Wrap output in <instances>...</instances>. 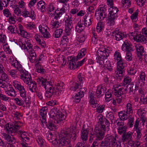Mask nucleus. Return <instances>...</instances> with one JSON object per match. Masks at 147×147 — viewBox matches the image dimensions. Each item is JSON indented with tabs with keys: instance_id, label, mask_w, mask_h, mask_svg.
Instances as JSON below:
<instances>
[{
	"instance_id": "f257e3e1",
	"label": "nucleus",
	"mask_w": 147,
	"mask_h": 147,
	"mask_svg": "<svg viewBox=\"0 0 147 147\" xmlns=\"http://www.w3.org/2000/svg\"><path fill=\"white\" fill-rule=\"evenodd\" d=\"M98 123L99 125L95 127L94 132L90 133L89 135V141L92 142L94 140H101L104 137L106 128L108 127L110 123L107 119L102 116L98 117Z\"/></svg>"
},
{
	"instance_id": "f03ea898",
	"label": "nucleus",
	"mask_w": 147,
	"mask_h": 147,
	"mask_svg": "<svg viewBox=\"0 0 147 147\" xmlns=\"http://www.w3.org/2000/svg\"><path fill=\"white\" fill-rule=\"evenodd\" d=\"M22 125L20 121H15L12 125H9L7 123L5 127V129L8 134H18L19 138L23 142H28L30 140L28 133L25 131L19 130Z\"/></svg>"
},
{
	"instance_id": "7ed1b4c3",
	"label": "nucleus",
	"mask_w": 147,
	"mask_h": 147,
	"mask_svg": "<svg viewBox=\"0 0 147 147\" xmlns=\"http://www.w3.org/2000/svg\"><path fill=\"white\" fill-rule=\"evenodd\" d=\"M71 133V129L68 128L61 132V138L58 140L55 138L52 141L53 144L55 147H63L68 145L70 143L69 138Z\"/></svg>"
},
{
	"instance_id": "20e7f679",
	"label": "nucleus",
	"mask_w": 147,
	"mask_h": 147,
	"mask_svg": "<svg viewBox=\"0 0 147 147\" xmlns=\"http://www.w3.org/2000/svg\"><path fill=\"white\" fill-rule=\"evenodd\" d=\"M37 81L39 85L44 86L46 90L45 94L46 97L50 98L53 95L57 94V92L53 88L51 82L47 81V79L43 78H38Z\"/></svg>"
},
{
	"instance_id": "39448f33",
	"label": "nucleus",
	"mask_w": 147,
	"mask_h": 147,
	"mask_svg": "<svg viewBox=\"0 0 147 147\" xmlns=\"http://www.w3.org/2000/svg\"><path fill=\"white\" fill-rule=\"evenodd\" d=\"M114 59L118 61L115 73L118 75L121 74L122 75L124 71V67L121 53L117 51L115 52L114 54Z\"/></svg>"
},
{
	"instance_id": "423d86ee",
	"label": "nucleus",
	"mask_w": 147,
	"mask_h": 147,
	"mask_svg": "<svg viewBox=\"0 0 147 147\" xmlns=\"http://www.w3.org/2000/svg\"><path fill=\"white\" fill-rule=\"evenodd\" d=\"M52 119L56 121L57 123H59L61 121L64 120L65 118V116L64 114H63L61 112L58 110L57 111L55 109H52L50 115Z\"/></svg>"
},
{
	"instance_id": "0eeeda50",
	"label": "nucleus",
	"mask_w": 147,
	"mask_h": 147,
	"mask_svg": "<svg viewBox=\"0 0 147 147\" xmlns=\"http://www.w3.org/2000/svg\"><path fill=\"white\" fill-rule=\"evenodd\" d=\"M122 49L127 53L125 57L126 60L128 61H131L132 59L131 52L134 50L127 40H126L125 41L122 45Z\"/></svg>"
},
{
	"instance_id": "6e6552de",
	"label": "nucleus",
	"mask_w": 147,
	"mask_h": 147,
	"mask_svg": "<svg viewBox=\"0 0 147 147\" xmlns=\"http://www.w3.org/2000/svg\"><path fill=\"white\" fill-rule=\"evenodd\" d=\"M106 137V139L111 143L113 147H124V144H121L120 140H116V135L114 136L112 135H108Z\"/></svg>"
},
{
	"instance_id": "1a4fd4ad",
	"label": "nucleus",
	"mask_w": 147,
	"mask_h": 147,
	"mask_svg": "<svg viewBox=\"0 0 147 147\" xmlns=\"http://www.w3.org/2000/svg\"><path fill=\"white\" fill-rule=\"evenodd\" d=\"M110 53L109 50L108 49H100L98 50L96 53V55L97 57L96 58V61L101 59H104L106 57H107L109 56Z\"/></svg>"
},
{
	"instance_id": "9d476101",
	"label": "nucleus",
	"mask_w": 147,
	"mask_h": 147,
	"mask_svg": "<svg viewBox=\"0 0 147 147\" xmlns=\"http://www.w3.org/2000/svg\"><path fill=\"white\" fill-rule=\"evenodd\" d=\"M106 9L103 7H100L96 11L95 16H99L100 19L102 20L105 18L107 16Z\"/></svg>"
},
{
	"instance_id": "9b49d317",
	"label": "nucleus",
	"mask_w": 147,
	"mask_h": 147,
	"mask_svg": "<svg viewBox=\"0 0 147 147\" xmlns=\"http://www.w3.org/2000/svg\"><path fill=\"white\" fill-rule=\"evenodd\" d=\"M13 85L16 89L20 91V95L22 97H26V92L23 86L17 81L13 82Z\"/></svg>"
},
{
	"instance_id": "f8f14e48",
	"label": "nucleus",
	"mask_w": 147,
	"mask_h": 147,
	"mask_svg": "<svg viewBox=\"0 0 147 147\" xmlns=\"http://www.w3.org/2000/svg\"><path fill=\"white\" fill-rule=\"evenodd\" d=\"M19 45L23 49H26L27 51H32V45L30 40L26 39L24 43L20 42L19 43Z\"/></svg>"
},
{
	"instance_id": "ddd939ff",
	"label": "nucleus",
	"mask_w": 147,
	"mask_h": 147,
	"mask_svg": "<svg viewBox=\"0 0 147 147\" xmlns=\"http://www.w3.org/2000/svg\"><path fill=\"white\" fill-rule=\"evenodd\" d=\"M22 72L23 74L20 75V78L22 79L25 83L28 84L32 80L31 74H28V72L26 70L24 71V70H22Z\"/></svg>"
},
{
	"instance_id": "4468645a",
	"label": "nucleus",
	"mask_w": 147,
	"mask_h": 147,
	"mask_svg": "<svg viewBox=\"0 0 147 147\" xmlns=\"http://www.w3.org/2000/svg\"><path fill=\"white\" fill-rule=\"evenodd\" d=\"M126 35L123 32L119 30H115L113 32V37L117 40H120L122 39Z\"/></svg>"
},
{
	"instance_id": "2eb2a0df",
	"label": "nucleus",
	"mask_w": 147,
	"mask_h": 147,
	"mask_svg": "<svg viewBox=\"0 0 147 147\" xmlns=\"http://www.w3.org/2000/svg\"><path fill=\"white\" fill-rule=\"evenodd\" d=\"M139 77L138 80V83L140 87L144 86L146 81V75L145 72L142 71H140L139 74Z\"/></svg>"
},
{
	"instance_id": "dca6fc26",
	"label": "nucleus",
	"mask_w": 147,
	"mask_h": 147,
	"mask_svg": "<svg viewBox=\"0 0 147 147\" xmlns=\"http://www.w3.org/2000/svg\"><path fill=\"white\" fill-rule=\"evenodd\" d=\"M40 32H41L44 38H48L51 36V35L47 31L48 27L47 26H39Z\"/></svg>"
},
{
	"instance_id": "f3484780",
	"label": "nucleus",
	"mask_w": 147,
	"mask_h": 147,
	"mask_svg": "<svg viewBox=\"0 0 147 147\" xmlns=\"http://www.w3.org/2000/svg\"><path fill=\"white\" fill-rule=\"evenodd\" d=\"M117 17V14L109 13L108 14L107 23L110 26H113L115 24V20Z\"/></svg>"
},
{
	"instance_id": "a211bd4d",
	"label": "nucleus",
	"mask_w": 147,
	"mask_h": 147,
	"mask_svg": "<svg viewBox=\"0 0 147 147\" xmlns=\"http://www.w3.org/2000/svg\"><path fill=\"white\" fill-rule=\"evenodd\" d=\"M11 134V135L12 136V137L10 136L9 134L6 133H3V137L8 142L11 143L12 144H14L16 142V140L13 136L15 134L13 133Z\"/></svg>"
},
{
	"instance_id": "6ab92c4d",
	"label": "nucleus",
	"mask_w": 147,
	"mask_h": 147,
	"mask_svg": "<svg viewBox=\"0 0 147 147\" xmlns=\"http://www.w3.org/2000/svg\"><path fill=\"white\" fill-rule=\"evenodd\" d=\"M106 90L105 87L102 85L99 86L97 88L96 92V96L97 98H99L101 96L104 95L105 92Z\"/></svg>"
},
{
	"instance_id": "aec40b11",
	"label": "nucleus",
	"mask_w": 147,
	"mask_h": 147,
	"mask_svg": "<svg viewBox=\"0 0 147 147\" xmlns=\"http://www.w3.org/2000/svg\"><path fill=\"white\" fill-rule=\"evenodd\" d=\"M48 108L47 107H42L40 110V115L41 116L42 120H41L42 124L43 123H46V117Z\"/></svg>"
},
{
	"instance_id": "412c9836",
	"label": "nucleus",
	"mask_w": 147,
	"mask_h": 147,
	"mask_svg": "<svg viewBox=\"0 0 147 147\" xmlns=\"http://www.w3.org/2000/svg\"><path fill=\"white\" fill-rule=\"evenodd\" d=\"M29 90L32 92H36L37 90L36 84L34 81H30L28 84Z\"/></svg>"
},
{
	"instance_id": "4be33fe9",
	"label": "nucleus",
	"mask_w": 147,
	"mask_h": 147,
	"mask_svg": "<svg viewBox=\"0 0 147 147\" xmlns=\"http://www.w3.org/2000/svg\"><path fill=\"white\" fill-rule=\"evenodd\" d=\"M50 119L48 122V124H47V122L46 123H45L46 125V126L50 129L51 130H53V128H55V126L54 124V123H56V121L54 119H52V117H51ZM44 126V124H42Z\"/></svg>"
},
{
	"instance_id": "5701e85b",
	"label": "nucleus",
	"mask_w": 147,
	"mask_h": 147,
	"mask_svg": "<svg viewBox=\"0 0 147 147\" xmlns=\"http://www.w3.org/2000/svg\"><path fill=\"white\" fill-rule=\"evenodd\" d=\"M135 40L137 42H139L145 44L147 40L143 35H142L140 32H138L137 35L135 38Z\"/></svg>"
},
{
	"instance_id": "b1692460",
	"label": "nucleus",
	"mask_w": 147,
	"mask_h": 147,
	"mask_svg": "<svg viewBox=\"0 0 147 147\" xmlns=\"http://www.w3.org/2000/svg\"><path fill=\"white\" fill-rule=\"evenodd\" d=\"M89 130L85 129L84 127L82 128L81 131V138L83 141H86L87 140Z\"/></svg>"
},
{
	"instance_id": "393cba45",
	"label": "nucleus",
	"mask_w": 147,
	"mask_h": 147,
	"mask_svg": "<svg viewBox=\"0 0 147 147\" xmlns=\"http://www.w3.org/2000/svg\"><path fill=\"white\" fill-rule=\"evenodd\" d=\"M136 48L138 57L140 59L141 58L144 51L143 47L142 46L138 45L136 46Z\"/></svg>"
},
{
	"instance_id": "a878e982",
	"label": "nucleus",
	"mask_w": 147,
	"mask_h": 147,
	"mask_svg": "<svg viewBox=\"0 0 147 147\" xmlns=\"http://www.w3.org/2000/svg\"><path fill=\"white\" fill-rule=\"evenodd\" d=\"M132 134L133 133L129 131L127 133L123 134L121 138L122 141L124 142L127 140L128 141L131 140Z\"/></svg>"
},
{
	"instance_id": "bb28decb",
	"label": "nucleus",
	"mask_w": 147,
	"mask_h": 147,
	"mask_svg": "<svg viewBox=\"0 0 147 147\" xmlns=\"http://www.w3.org/2000/svg\"><path fill=\"white\" fill-rule=\"evenodd\" d=\"M83 24L82 23L81 20H80L75 26V31L78 33H81L84 29V27L83 26Z\"/></svg>"
},
{
	"instance_id": "cd10ccee",
	"label": "nucleus",
	"mask_w": 147,
	"mask_h": 147,
	"mask_svg": "<svg viewBox=\"0 0 147 147\" xmlns=\"http://www.w3.org/2000/svg\"><path fill=\"white\" fill-rule=\"evenodd\" d=\"M90 101L91 106L92 107L95 108L96 107L97 103L95 101L96 98L94 96V94L91 93L89 95Z\"/></svg>"
},
{
	"instance_id": "c85d7f7f",
	"label": "nucleus",
	"mask_w": 147,
	"mask_h": 147,
	"mask_svg": "<svg viewBox=\"0 0 147 147\" xmlns=\"http://www.w3.org/2000/svg\"><path fill=\"white\" fill-rule=\"evenodd\" d=\"M78 59L77 58H76L75 57H70V60L69 61V68L71 69H73L74 68L75 65H76V61H77Z\"/></svg>"
},
{
	"instance_id": "c756f323",
	"label": "nucleus",
	"mask_w": 147,
	"mask_h": 147,
	"mask_svg": "<svg viewBox=\"0 0 147 147\" xmlns=\"http://www.w3.org/2000/svg\"><path fill=\"white\" fill-rule=\"evenodd\" d=\"M37 7L39 10H41L42 11H44L45 10V2L42 1H39L37 4Z\"/></svg>"
},
{
	"instance_id": "7c9ffc66",
	"label": "nucleus",
	"mask_w": 147,
	"mask_h": 147,
	"mask_svg": "<svg viewBox=\"0 0 147 147\" xmlns=\"http://www.w3.org/2000/svg\"><path fill=\"white\" fill-rule=\"evenodd\" d=\"M92 18L88 16H85L84 17V25L85 26H89L92 24Z\"/></svg>"
},
{
	"instance_id": "2f4dec72",
	"label": "nucleus",
	"mask_w": 147,
	"mask_h": 147,
	"mask_svg": "<svg viewBox=\"0 0 147 147\" xmlns=\"http://www.w3.org/2000/svg\"><path fill=\"white\" fill-rule=\"evenodd\" d=\"M36 139L37 143L41 147H44L45 146V140L41 137L38 136L36 137Z\"/></svg>"
},
{
	"instance_id": "473e14b6",
	"label": "nucleus",
	"mask_w": 147,
	"mask_h": 147,
	"mask_svg": "<svg viewBox=\"0 0 147 147\" xmlns=\"http://www.w3.org/2000/svg\"><path fill=\"white\" fill-rule=\"evenodd\" d=\"M127 113H125V111H123L119 112L118 115L121 120H125L127 119L129 117L127 115Z\"/></svg>"
},
{
	"instance_id": "72a5a7b5",
	"label": "nucleus",
	"mask_w": 147,
	"mask_h": 147,
	"mask_svg": "<svg viewBox=\"0 0 147 147\" xmlns=\"http://www.w3.org/2000/svg\"><path fill=\"white\" fill-rule=\"evenodd\" d=\"M9 86V89L6 91L7 93L11 96L14 97L16 96L15 91L11 85H10Z\"/></svg>"
},
{
	"instance_id": "f704fd0d",
	"label": "nucleus",
	"mask_w": 147,
	"mask_h": 147,
	"mask_svg": "<svg viewBox=\"0 0 147 147\" xmlns=\"http://www.w3.org/2000/svg\"><path fill=\"white\" fill-rule=\"evenodd\" d=\"M65 32L67 33H69L73 28V24L72 22H65Z\"/></svg>"
},
{
	"instance_id": "c9c22d12",
	"label": "nucleus",
	"mask_w": 147,
	"mask_h": 147,
	"mask_svg": "<svg viewBox=\"0 0 147 147\" xmlns=\"http://www.w3.org/2000/svg\"><path fill=\"white\" fill-rule=\"evenodd\" d=\"M63 31V29L61 28L56 30L55 31L53 34V36L56 38L60 37Z\"/></svg>"
},
{
	"instance_id": "e433bc0d",
	"label": "nucleus",
	"mask_w": 147,
	"mask_h": 147,
	"mask_svg": "<svg viewBox=\"0 0 147 147\" xmlns=\"http://www.w3.org/2000/svg\"><path fill=\"white\" fill-rule=\"evenodd\" d=\"M86 88H80L78 94L75 95V97L78 96L80 97H83L84 95V93L86 92Z\"/></svg>"
},
{
	"instance_id": "4c0bfd02",
	"label": "nucleus",
	"mask_w": 147,
	"mask_h": 147,
	"mask_svg": "<svg viewBox=\"0 0 147 147\" xmlns=\"http://www.w3.org/2000/svg\"><path fill=\"white\" fill-rule=\"evenodd\" d=\"M107 57H106L105 58H104V59H101L97 60L96 61L97 63H98L100 65H103L104 66L105 65H107V64L108 63V62H109V61L107 60Z\"/></svg>"
},
{
	"instance_id": "58836bf2",
	"label": "nucleus",
	"mask_w": 147,
	"mask_h": 147,
	"mask_svg": "<svg viewBox=\"0 0 147 147\" xmlns=\"http://www.w3.org/2000/svg\"><path fill=\"white\" fill-rule=\"evenodd\" d=\"M126 107H127L126 113L129 115L132 114L133 112L132 105L130 103H128L127 104Z\"/></svg>"
},
{
	"instance_id": "ea45409f",
	"label": "nucleus",
	"mask_w": 147,
	"mask_h": 147,
	"mask_svg": "<svg viewBox=\"0 0 147 147\" xmlns=\"http://www.w3.org/2000/svg\"><path fill=\"white\" fill-rule=\"evenodd\" d=\"M138 10L137 9L130 16V18L133 21L136 22L138 20Z\"/></svg>"
},
{
	"instance_id": "a19ab883",
	"label": "nucleus",
	"mask_w": 147,
	"mask_h": 147,
	"mask_svg": "<svg viewBox=\"0 0 147 147\" xmlns=\"http://www.w3.org/2000/svg\"><path fill=\"white\" fill-rule=\"evenodd\" d=\"M106 117L111 121V124L113 123V120L114 119V116L113 113L111 112L108 113L106 115Z\"/></svg>"
},
{
	"instance_id": "79ce46f5",
	"label": "nucleus",
	"mask_w": 147,
	"mask_h": 147,
	"mask_svg": "<svg viewBox=\"0 0 147 147\" xmlns=\"http://www.w3.org/2000/svg\"><path fill=\"white\" fill-rule=\"evenodd\" d=\"M36 54L34 52L32 53L29 57V59L31 62L33 63L36 60Z\"/></svg>"
},
{
	"instance_id": "37998d69",
	"label": "nucleus",
	"mask_w": 147,
	"mask_h": 147,
	"mask_svg": "<svg viewBox=\"0 0 147 147\" xmlns=\"http://www.w3.org/2000/svg\"><path fill=\"white\" fill-rule=\"evenodd\" d=\"M139 83H138L137 85L136 83L134 82H132L129 84H130V86H131V87H132L131 88L132 90H133V91H134V92H135L136 91L138 90L139 86Z\"/></svg>"
},
{
	"instance_id": "c03bdc74",
	"label": "nucleus",
	"mask_w": 147,
	"mask_h": 147,
	"mask_svg": "<svg viewBox=\"0 0 147 147\" xmlns=\"http://www.w3.org/2000/svg\"><path fill=\"white\" fill-rule=\"evenodd\" d=\"M13 66L15 67L17 69L20 71V72H22V70H23L22 69V65L17 61L16 62H15V63H14V64L13 65Z\"/></svg>"
},
{
	"instance_id": "a18cd8bd",
	"label": "nucleus",
	"mask_w": 147,
	"mask_h": 147,
	"mask_svg": "<svg viewBox=\"0 0 147 147\" xmlns=\"http://www.w3.org/2000/svg\"><path fill=\"white\" fill-rule=\"evenodd\" d=\"M55 16L54 17V18L57 19L61 17L63 14L61 12L59 11V8H57L55 10Z\"/></svg>"
},
{
	"instance_id": "49530a36",
	"label": "nucleus",
	"mask_w": 147,
	"mask_h": 147,
	"mask_svg": "<svg viewBox=\"0 0 147 147\" xmlns=\"http://www.w3.org/2000/svg\"><path fill=\"white\" fill-rule=\"evenodd\" d=\"M86 60L87 59L86 58H84L82 60L77 62V63H76V65H75L73 69H74L75 68L81 66L83 64V63L86 61Z\"/></svg>"
},
{
	"instance_id": "de8ad7c7",
	"label": "nucleus",
	"mask_w": 147,
	"mask_h": 147,
	"mask_svg": "<svg viewBox=\"0 0 147 147\" xmlns=\"http://www.w3.org/2000/svg\"><path fill=\"white\" fill-rule=\"evenodd\" d=\"M14 100L15 103L18 105L20 106H23L24 104V101L21 99H20L18 98H14Z\"/></svg>"
},
{
	"instance_id": "09e8293b",
	"label": "nucleus",
	"mask_w": 147,
	"mask_h": 147,
	"mask_svg": "<svg viewBox=\"0 0 147 147\" xmlns=\"http://www.w3.org/2000/svg\"><path fill=\"white\" fill-rule=\"evenodd\" d=\"M109 13L112 14H117V13L119 11L117 7H111L109 9Z\"/></svg>"
},
{
	"instance_id": "8fccbe9b",
	"label": "nucleus",
	"mask_w": 147,
	"mask_h": 147,
	"mask_svg": "<svg viewBox=\"0 0 147 147\" xmlns=\"http://www.w3.org/2000/svg\"><path fill=\"white\" fill-rule=\"evenodd\" d=\"M35 66L36 68V71L38 72L42 73L44 72L45 70L41 67L39 63L36 64Z\"/></svg>"
},
{
	"instance_id": "3c124183",
	"label": "nucleus",
	"mask_w": 147,
	"mask_h": 147,
	"mask_svg": "<svg viewBox=\"0 0 147 147\" xmlns=\"http://www.w3.org/2000/svg\"><path fill=\"white\" fill-rule=\"evenodd\" d=\"M103 27V25L102 24V22H101L100 21L98 22V23L96 28L97 32H101L102 29Z\"/></svg>"
},
{
	"instance_id": "603ef678",
	"label": "nucleus",
	"mask_w": 147,
	"mask_h": 147,
	"mask_svg": "<svg viewBox=\"0 0 147 147\" xmlns=\"http://www.w3.org/2000/svg\"><path fill=\"white\" fill-rule=\"evenodd\" d=\"M127 127L126 126H124L122 128L118 129V133L120 134H121L122 133L125 134L126 132V130Z\"/></svg>"
},
{
	"instance_id": "864d4df0",
	"label": "nucleus",
	"mask_w": 147,
	"mask_h": 147,
	"mask_svg": "<svg viewBox=\"0 0 147 147\" xmlns=\"http://www.w3.org/2000/svg\"><path fill=\"white\" fill-rule=\"evenodd\" d=\"M51 24L52 25V28H56L60 26L59 22L58 20L57 21V19H56V21L55 22H51Z\"/></svg>"
},
{
	"instance_id": "5fc2aeb1",
	"label": "nucleus",
	"mask_w": 147,
	"mask_h": 147,
	"mask_svg": "<svg viewBox=\"0 0 147 147\" xmlns=\"http://www.w3.org/2000/svg\"><path fill=\"white\" fill-rule=\"evenodd\" d=\"M131 81V79L130 77L127 76H125L123 79L124 84L126 85L127 84L130 83Z\"/></svg>"
},
{
	"instance_id": "6e6d98bb",
	"label": "nucleus",
	"mask_w": 147,
	"mask_h": 147,
	"mask_svg": "<svg viewBox=\"0 0 147 147\" xmlns=\"http://www.w3.org/2000/svg\"><path fill=\"white\" fill-rule=\"evenodd\" d=\"M53 137L54 136L51 133L48 132L47 134V139L50 142H52L53 140L51 141V140L54 139L53 138Z\"/></svg>"
},
{
	"instance_id": "4d7b16f0",
	"label": "nucleus",
	"mask_w": 147,
	"mask_h": 147,
	"mask_svg": "<svg viewBox=\"0 0 147 147\" xmlns=\"http://www.w3.org/2000/svg\"><path fill=\"white\" fill-rule=\"evenodd\" d=\"M27 25L28 28L30 29L32 31H33L34 29L36 28L35 25L31 22L28 23Z\"/></svg>"
},
{
	"instance_id": "13d9d810",
	"label": "nucleus",
	"mask_w": 147,
	"mask_h": 147,
	"mask_svg": "<svg viewBox=\"0 0 147 147\" xmlns=\"http://www.w3.org/2000/svg\"><path fill=\"white\" fill-rule=\"evenodd\" d=\"M105 106L104 105H100L96 109V112L98 113H101L104 109Z\"/></svg>"
},
{
	"instance_id": "bf43d9fd",
	"label": "nucleus",
	"mask_w": 147,
	"mask_h": 147,
	"mask_svg": "<svg viewBox=\"0 0 147 147\" xmlns=\"http://www.w3.org/2000/svg\"><path fill=\"white\" fill-rule=\"evenodd\" d=\"M107 140H103L101 143L100 144V146L103 147H107L109 144L108 140L107 139Z\"/></svg>"
},
{
	"instance_id": "052dcab7",
	"label": "nucleus",
	"mask_w": 147,
	"mask_h": 147,
	"mask_svg": "<svg viewBox=\"0 0 147 147\" xmlns=\"http://www.w3.org/2000/svg\"><path fill=\"white\" fill-rule=\"evenodd\" d=\"M117 120H116L114 122V123H117V125L118 129L122 128V127L124 126L123 123L121 121L120 122H117Z\"/></svg>"
},
{
	"instance_id": "680f3d73",
	"label": "nucleus",
	"mask_w": 147,
	"mask_h": 147,
	"mask_svg": "<svg viewBox=\"0 0 147 147\" xmlns=\"http://www.w3.org/2000/svg\"><path fill=\"white\" fill-rule=\"evenodd\" d=\"M76 138V133L74 131L73 132H72V133H71V131L69 140H70V139H72L74 140H75ZM69 140L70 141V140Z\"/></svg>"
},
{
	"instance_id": "e2e57ef3",
	"label": "nucleus",
	"mask_w": 147,
	"mask_h": 147,
	"mask_svg": "<svg viewBox=\"0 0 147 147\" xmlns=\"http://www.w3.org/2000/svg\"><path fill=\"white\" fill-rule=\"evenodd\" d=\"M1 74V76L2 81H5V80L7 79V75L6 74L4 73V71L3 73H2Z\"/></svg>"
},
{
	"instance_id": "0e129e2a",
	"label": "nucleus",
	"mask_w": 147,
	"mask_h": 147,
	"mask_svg": "<svg viewBox=\"0 0 147 147\" xmlns=\"http://www.w3.org/2000/svg\"><path fill=\"white\" fill-rule=\"evenodd\" d=\"M3 12L4 16H5L7 17L8 16H10L11 14L8 9H5L3 11Z\"/></svg>"
},
{
	"instance_id": "69168bd1",
	"label": "nucleus",
	"mask_w": 147,
	"mask_h": 147,
	"mask_svg": "<svg viewBox=\"0 0 147 147\" xmlns=\"http://www.w3.org/2000/svg\"><path fill=\"white\" fill-rule=\"evenodd\" d=\"M13 114L14 117L16 118V119H20V117L22 116L21 113L17 112H16Z\"/></svg>"
},
{
	"instance_id": "338daca9",
	"label": "nucleus",
	"mask_w": 147,
	"mask_h": 147,
	"mask_svg": "<svg viewBox=\"0 0 147 147\" xmlns=\"http://www.w3.org/2000/svg\"><path fill=\"white\" fill-rule=\"evenodd\" d=\"M104 66L106 67L109 71H111L113 69V66H112L109 61L108 62V63H107V65H105Z\"/></svg>"
},
{
	"instance_id": "774afa93",
	"label": "nucleus",
	"mask_w": 147,
	"mask_h": 147,
	"mask_svg": "<svg viewBox=\"0 0 147 147\" xmlns=\"http://www.w3.org/2000/svg\"><path fill=\"white\" fill-rule=\"evenodd\" d=\"M137 0L136 2L138 5L140 7L144 5V3L146 1V0Z\"/></svg>"
}]
</instances>
